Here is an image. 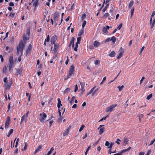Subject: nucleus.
<instances>
[{"label": "nucleus", "mask_w": 155, "mask_h": 155, "mask_svg": "<svg viewBox=\"0 0 155 155\" xmlns=\"http://www.w3.org/2000/svg\"><path fill=\"white\" fill-rule=\"evenodd\" d=\"M129 140L127 138H125L124 139V142L126 144H127V142H128Z\"/></svg>", "instance_id": "nucleus-32"}, {"label": "nucleus", "mask_w": 155, "mask_h": 155, "mask_svg": "<svg viewBox=\"0 0 155 155\" xmlns=\"http://www.w3.org/2000/svg\"><path fill=\"white\" fill-rule=\"evenodd\" d=\"M86 24V21H84L82 25V28L84 29V27L85 26Z\"/></svg>", "instance_id": "nucleus-44"}, {"label": "nucleus", "mask_w": 155, "mask_h": 155, "mask_svg": "<svg viewBox=\"0 0 155 155\" xmlns=\"http://www.w3.org/2000/svg\"><path fill=\"white\" fill-rule=\"evenodd\" d=\"M74 65L71 66L69 71V74L70 76H71L72 75L74 74Z\"/></svg>", "instance_id": "nucleus-6"}, {"label": "nucleus", "mask_w": 155, "mask_h": 155, "mask_svg": "<svg viewBox=\"0 0 155 155\" xmlns=\"http://www.w3.org/2000/svg\"><path fill=\"white\" fill-rule=\"evenodd\" d=\"M50 40V37L49 35L47 36V38L45 40V41L48 42Z\"/></svg>", "instance_id": "nucleus-45"}, {"label": "nucleus", "mask_w": 155, "mask_h": 155, "mask_svg": "<svg viewBox=\"0 0 155 155\" xmlns=\"http://www.w3.org/2000/svg\"><path fill=\"white\" fill-rule=\"evenodd\" d=\"M122 26V23H121L118 26V27L117 28V29L119 30H120L121 29V28Z\"/></svg>", "instance_id": "nucleus-47"}, {"label": "nucleus", "mask_w": 155, "mask_h": 155, "mask_svg": "<svg viewBox=\"0 0 155 155\" xmlns=\"http://www.w3.org/2000/svg\"><path fill=\"white\" fill-rule=\"evenodd\" d=\"M144 79V78L143 77H142V79L140 80V84H141L142 83L143 81V80Z\"/></svg>", "instance_id": "nucleus-61"}, {"label": "nucleus", "mask_w": 155, "mask_h": 155, "mask_svg": "<svg viewBox=\"0 0 155 155\" xmlns=\"http://www.w3.org/2000/svg\"><path fill=\"white\" fill-rule=\"evenodd\" d=\"M117 106V104H115L114 105L112 104L110 105V107L106 108V112H111Z\"/></svg>", "instance_id": "nucleus-3"}, {"label": "nucleus", "mask_w": 155, "mask_h": 155, "mask_svg": "<svg viewBox=\"0 0 155 155\" xmlns=\"http://www.w3.org/2000/svg\"><path fill=\"white\" fill-rule=\"evenodd\" d=\"M9 122H6L5 124V127L7 128L8 127V126L9 125Z\"/></svg>", "instance_id": "nucleus-58"}, {"label": "nucleus", "mask_w": 155, "mask_h": 155, "mask_svg": "<svg viewBox=\"0 0 155 155\" xmlns=\"http://www.w3.org/2000/svg\"><path fill=\"white\" fill-rule=\"evenodd\" d=\"M116 14L115 12H113L111 13H110V17L108 18V19L110 20L111 18H114Z\"/></svg>", "instance_id": "nucleus-12"}, {"label": "nucleus", "mask_w": 155, "mask_h": 155, "mask_svg": "<svg viewBox=\"0 0 155 155\" xmlns=\"http://www.w3.org/2000/svg\"><path fill=\"white\" fill-rule=\"evenodd\" d=\"M131 148V147H129L127 149H124L122 150H121L120 151L121 152V153L122 154L123 153H124L125 152H127V151H128Z\"/></svg>", "instance_id": "nucleus-18"}, {"label": "nucleus", "mask_w": 155, "mask_h": 155, "mask_svg": "<svg viewBox=\"0 0 155 155\" xmlns=\"http://www.w3.org/2000/svg\"><path fill=\"white\" fill-rule=\"evenodd\" d=\"M12 84V80H10L9 81L8 83L7 82L5 83L4 85L5 86V89H9L10 88Z\"/></svg>", "instance_id": "nucleus-5"}, {"label": "nucleus", "mask_w": 155, "mask_h": 155, "mask_svg": "<svg viewBox=\"0 0 155 155\" xmlns=\"http://www.w3.org/2000/svg\"><path fill=\"white\" fill-rule=\"evenodd\" d=\"M27 117L23 115L21 118V124L22 123V122L24 120L26 121L27 120Z\"/></svg>", "instance_id": "nucleus-21"}, {"label": "nucleus", "mask_w": 155, "mask_h": 155, "mask_svg": "<svg viewBox=\"0 0 155 155\" xmlns=\"http://www.w3.org/2000/svg\"><path fill=\"white\" fill-rule=\"evenodd\" d=\"M116 54L115 53L114 51H112L109 54V56L113 57L115 56Z\"/></svg>", "instance_id": "nucleus-17"}, {"label": "nucleus", "mask_w": 155, "mask_h": 155, "mask_svg": "<svg viewBox=\"0 0 155 155\" xmlns=\"http://www.w3.org/2000/svg\"><path fill=\"white\" fill-rule=\"evenodd\" d=\"M114 144V143H111L110 144V146L108 147V148H110L111 149L112 147L113 146V145Z\"/></svg>", "instance_id": "nucleus-56"}, {"label": "nucleus", "mask_w": 155, "mask_h": 155, "mask_svg": "<svg viewBox=\"0 0 155 155\" xmlns=\"http://www.w3.org/2000/svg\"><path fill=\"white\" fill-rule=\"evenodd\" d=\"M75 38L74 37L71 38V41L70 42L68 47H70L71 45H72V48L74 47V41Z\"/></svg>", "instance_id": "nucleus-9"}, {"label": "nucleus", "mask_w": 155, "mask_h": 155, "mask_svg": "<svg viewBox=\"0 0 155 155\" xmlns=\"http://www.w3.org/2000/svg\"><path fill=\"white\" fill-rule=\"evenodd\" d=\"M94 64L96 65H97L100 64V61L98 60H95L94 61Z\"/></svg>", "instance_id": "nucleus-46"}, {"label": "nucleus", "mask_w": 155, "mask_h": 155, "mask_svg": "<svg viewBox=\"0 0 155 155\" xmlns=\"http://www.w3.org/2000/svg\"><path fill=\"white\" fill-rule=\"evenodd\" d=\"M152 94H150L147 97V99L148 100H149L152 97Z\"/></svg>", "instance_id": "nucleus-43"}, {"label": "nucleus", "mask_w": 155, "mask_h": 155, "mask_svg": "<svg viewBox=\"0 0 155 155\" xmlns=\"http://www.w3.org/2000/svg\"><path fill=\"white\" fill-rule=\"evenodd\" d=\"M93 91V89H91L90 91L88 92H87V95H88L89 94H91L92 92Z\"/></svg>", "instance_id": "nucleus-57"}, {"label": "nucleus", "mask_w": 155, "mask_h": 155, "mask_svg": "<svg viewBox=\"0 0 155 155\" xmlns=\"http://www.w3.org/2000/svg\"><path fill=\"white\" fill-rule=\"evenodd\" d=\"M59 47V45L58 44H54V54H57V52L58 49Z\"/></svg>", "instance_id": "nucleus-7"}, {"label": "nucleus", "mask_w": 155, "mask_h": 155, "mask_svg": "<svg viewBox=\"0 0 155 155\" xmlns=\"http://www.w3.org/2000/svg\"><path fill=\"white\" fill-rule=\"evenodd\" d=\"M21 72L22 69H21L17 70L16 72L17 75H21Z\"/></svg>", "instance_id": "nucleus-19"}, {"label": "nucleus", "mask_w": 155, "mask_h": 155, "mask_svg": "<svg viewBox=\"0 0 155 155\" xmlns=\"http://www.w3.org/2000/svg\"><path fill=\"white\" fill-rule=\"evenodd\" d=\"M78 90V87L77 84H76L75 87L74 92H76Z\"/></svg>", "instance_id": "nucleus-53"}, {"label": "nucleus", "mask_w": 155, "mask_h": 155, "mask_svg": "<svg viewBox=\"0 0 155 155\" xmlns=\"http://www.w3.org/2000/svg\"><path fill=\"white\" fill-rule=\"evenodd\" d=\"M109 5V4H108L102 10V11L104 12L107 10V9Z\"/></svg>", "instance_id": "nucleus-35"}, {"label": "nucleus", "mask_w": 155, "mask_h": 155, "mask_svg": "<svg viewBox=\"0 0 155 155\" xmlns=\"http://www.w3.org/2000/svg\"><path fill=\"white\" fill-rule=\"evenodd\" d=\"M10 120V118L9 117H8L7 118L6 122H9V123Z\"/></svg>", "instance_id": "nucleus-60"}, {"label": "nucleus", "mask_w": 155, "mask_h": 155, "mask_svg": "<svg viewBox=\"0 0 155 155\" xmlns=\"http://www.w3.org/2000/svg\"><path fill=\"white\" fill-rule=\"evenodd\" d=\"M40 116L41 117L39 119L40 121L42 122H44V120H45V118L47 117L46 114L45 113H43L42 114H40Z\"/></svg>", "instance_id": "nucleus-4"}, {"label": "nucleus", "mask_w": 155, "mask_h": 155, "mask_svg": "<svg viewBox=\"0 0 155 155\" xmlns=\"http://www.w3.org/2000/svg\"><path fill=\"white\" fill-rule=\"evenodd\" d=\"M58 103L57 105H62V104H61V101L60 98H58Z\"/></svg>", "instance_id": "nucleus-41"}, {"label": "nucleus", "mask_w": 155, "mask_h": 155, "mask_svg": "<svg viewBox=\"0 0 155 155\" xmlns=\"http://www.w3.org/2000/svg\"><path fill=\"white\" fill-rule=\"evenodd\" d=\"M134 7H133V8L131 10V11H130V12H131V18H132V16H133V12H134Z\"/></svg>", "instance_id": "nucleus-34"}, {"label": "nucleus", "mask_w": 155, "mask_h": 155, "mask_svg": "<svg viewBox=\"0 0 155 155\" xmlns=\"http://www.w3.org/2000/svg\"><path fill=\"white\" fill-rule=\"evenodd\" d=\"M99 134H101L104 131L105 128L104 127L101 128L99 129Z\"/></svg>", "instance_id": "nucleus-16"}, {"label": "nucleus", "mask_w": 155, "mask_h": 155, "mask_svg": "<svg viewBox=\"0 0 155 155\" xmlns=\"http://www.w3.org/2000/svg\"><path fill=\"white\" fill-rule=\"evenodd\" d=\"M119 51L120 52V53L123 54L124 52V51L123 48L122 47H121L120 48Z\"/></svg>", "instance_id": "nucleus-31"}, {"label": "nucleus", "mask_w": 155, "mask_h": 155, "mask_svg": "<svg viewBox=\"0 0 155 155\" xmlns=\"http://www.w3.org/2000/svg\"><path fill=\"white\" fill-rule=\"evenodd\" d=\"M38 0H36V1L34 3H33V6H35V7H36L37 5L39 4L38 2Z\"/></svg>", "instance_id": "nucleus-23"}, {"label": "nucleus", "mask_w": 155, "mask_h": 155, "mask_svg": "<svg viewBox=\"0 0 155 155\" xmlns=\"http://www.w3.org/2000/svg\"><path fill=\"white\" fill-rule=\"evenodd\" d=\"M103 31L104 32V33H107L108 32V31H107V29L105 27H104L103 28Z\"/></svg>", "instance_id": "nucleus-37"}, {"label": "nucleus", "mask_w": 155, "mask_h": 155, "mask_svg": "<svg viewBox=\"0 0 155 155\" xmlns=\"http://www.w3.org/2000/svg\"><path fill=\"white\" fill-rule=\"evenodd\" d=\"M59 16V13L58 12H56L54 14L53 19L54 21L57 20L58 17Z\"/></svg>", "instance_id": "nucleus-11"}, {"label": "nucleus", "mask_w": 155, "mask_h": 155, "mask_svg": "<svg viewBox=\"0 0 155 155\" xmlns=\"http://www.w3.org/2000/svg\"><path fill=\"white\" fill-rule=\"evenodd\" d=\"M134 2L133 0H131L130 3H129L128 7L129 8H130L134 4Z\"/></svg>", "instance_id": "nucleus-26"}, {"label": "nucleus", "mask_w": 155, "mask_h": 155, "mask_svg": "<svg viewBox=\"0 0 155 155\" xmlns=\"http://www.w3.org/2000/svg\"><path fill=\"white\" fill-rule=\"evenodd\" d=\"M84 127L85 126L84 125H82L79 130V131L81 132V131H82V130L84 128Z\"/></svg>", "instance_id": "nucleus-36"}, {"label": "nucleus", "mask_w": 155, "mask_h": 155, "mask_svg": "<svg viewBox=\"0 0 155 155\" xmlns=\"http://www.w3.org/2000/svg\"><path fill=\"white\" fill-rule=\"evenodd\" d=\"M109 14L108 13H106L104 15L103 17H105L107 18V17L108 16H109Z\"/></svg>", "instance_id": "nucleus-59"}, {"label": "nucleus", "mask_w": 155, "mask_h": 155, "mask_svg": "<svg viewBox=\"0 0 155 155\" xmlns=\"http://www.w3.org/2000/svg\"><path fill=\"white\" fill-rule=\"evenodd\" d=\"M25 146L24 147V148H23L22 150V151H24L27 149V147L28 146V145L27 144L26 142H25Z\"/></svg>", "instance_id": "nucleus-33"}, {"label": "nucleus", "mask_w": 155, "mask_h": 155, "mask_svg": "<svg viewBox=\"0 0 155 155\" xmlns=\"http://www.w3.org/2000/svg\"><path fill=\"white\" fill-rule=\"evenodd\" d=\"M118 141H120L121 140L119 139H117V141H116L115 142H116V143H117V144H120V143L118 142Z\"/></svg>", "instance_id": "nucleus-63"}, {"label": "nucleus", "mask_w": 155, "mask_h": 155, "mask_svg": "<svg viewBox=\"0 0 155 155\" xmlns=\"http://www.w3.org/2000/svg\"><path fill=\"white\" fill-rule=\"evenodd\" d=\"M123 54L120 53L119 55L117 57V59H120L123 56Z\"/></svg>", "instance_id": "nucleus-39"}, {"label": "nucleus", "mask_w": 155, "mask_h": 155, "mask_svg": "<svg viewBox=\"0 0 155 155\" xmlns=\"http://www.w3.org/2000/svg\"><path fill=\"white\" fill-rule=\"evenodd\" d=\"M15 15V13H11L10 14V15H9V16L12 17V18H13L14 15Z\"/></svg>", "instance_id": "nucleus-62"}, {"label": "nucleus", "mask_w": 155, "mask_h": 155, "mask_svg": "<svg viewBox=\"0 0 155 155\" xmlns=\"http://www.w3.org/2000/svg\"><path fill=\"white\" fill-rule=\"evenodd\" d=\"M155 15V12L153 11L151 14V18H152Z\"/></svg>", "instance_id": "nucleus-64"}, {"label": "nucleus", "mask_w": 155, "mask_h": 155, "mask_svg": "<svg viewBox=\"0 0 155 155\" xmlns=\"http://www.w3.org/2000/svg\"><path fill=\"white\" fill-rule=\"evenodd\" d=\"M56 39L57 37L56 36H54L52 37L51 39V44H55Z\"/></svg>", "instance_id": "nucleus-10"}, {"label": "nucleus", "mask_w": 155, "mask_h": 155, "mask_svg": "<svg viewBox=\"0 0 155 155\" xmlns=\"http://www.w3.org/2000/svg\"><path fill=\"white\" fill-rule=\"evenodd\" d=\"M75 47L74 48V50L75 51H77V48L78 46V45H75Z\"/></svg>", "instance_id": "nucleus-55"}, {"label": "nucleus", "mask_w": 155, "mask_h": 155, "mask_svg": "<svg viewBox=\"0 0 155 155\" xmlns=\"http://www.w3.org/2000/svg\"><path fill=\"white\" fill-rule=\"evenodd\" d=\"M25 46V43H24L22 41H21L20 42L18 45L17 47V54L18 55L20 51H21V55L18 57V60L19 62L21 60V57L22 55V52Z\"/></svg>", "instance_id": "nucleus-1"}, {"label": "nucleus", "mask_w": 155, "mask_h": 155, "mask_svg": "<svg viewBox=\"0 0 155 155\" xmlns=\"http://www.w3.org/2000/svg\"><path fill=\"white\" fill-rule=\"evenodd\" d=\"M107 115L106 116V117H104L102 118L99 121V122H100V121H102L103 120H106L107 117Z\"/></svg>", "instance_id": "nucleus-49"}, {"label": "nucleus", "mask_w": 155, "mask_h": 155, "mask_svg": "<svg viewBox=\"0 0 155 155\" xmlns=\"http://www.w3.org/2000/svg\"><path fill=\"white\" fill-rule=\"evenodd\" d=\"M42 145H40L36 149V150L35 151L34 153L35 154H36L38 151H39L42 148Z\"/></svg>", "instance_id": "nucleus-13"}, {"label": "nucleus", "mask_w": 155, "mask_h": 155, "mask_svg": "<svg viewBox=\"0 0 155 155\" xmlns=\"http://www.w3.org/2000/svg\"><path fill=\"white\" fill-rule=\"evenodd\" d=\"M23 39L24 41H25L27 40L25 34H24L23 35Z\"/></svg>", "instance_id": "nucleus-50"}, {"label": "nucleus", "mask_w": 155, "mask_h": 155, "mask_svg": "<svg viewBox=\"0 0 155 155\" xmlns=\"http://www.w3.org/2000/svg\"><path fill=\"white\" fill-rule=\"evenodd\" d=\"M116 38L114 36L112 37L110 39V41H112L113 43H114L116 41Z\"/></svg>", "instance_id": "nucleus-24"}, {"label": "nucleus", "mask_w": 155, "mask_h": 155, "mask_svg": "<svg viewBox=\"0 0 155 155\" xmlns=\"http://www.w3.org/2000/svg\"><path fill=\"white\" fill-rule=\"evenodd\" d=\"M91 147V146H88V147L87 148V149L86 150V152H85V155H87V152H88V151H89V149H90Z\"/></svg>", "instance_id": "nucleus-38"}, {"label": "nucleus", "mask_w": 155, "mask_h": 155, "mask_svg": "<svg viewBox=\"0 0 155 155\" xmlns=\"http://www.w3.org/2000/svg\"><path fill=\"white\" fill-rule=\"evenodd\" d=\"M13 131V129H11L10 130L9 133L7 135V136L8 137H10L11 134L12 133Z\"/></svg>", "instance_id": "nucleus-30"}, {"label": "nucleus", "mask_w": 155, "mask_h": 155, "mask_svg": "<svg viewBox=\"0 0 155 155\" xmlns=\"http://www.w3.org/2000/svg\"><path fill=\"white\" fill-rule=\"evenodd\" d=\"M139 117V121L140 122H141V118L143 117V115L142 114H140V115L138 116Z\"/></svg>", "instance_id": "nucleus-28"}, {"label": "nucleus", "mask_w": 155, "mask_h": 155, "mask_svg": "<svg viewBox=\"0 0 155 155\" xmlns=\"http://www.w3.org/2000/svg\"><path fill=\"white\" fill-rule=\"evenodd\" d=\"M86 17V15L85 14H84L82 16L81 18L82 19H84Z\"/></svg>", "instance_id": "nucleus-52"}, {"label": "nucleus", "mask_w": 155, "mask_h": 155, "mask_svg": "<svg viewBox=\"0 0 155 155\" xmlns=\"http://www.w3.org/2000/svg\"><path fill=\"white\" fill-rule=\"evenodd\" d=\"M110 143L108 141H106L105 142V145L106 146L108 147L109 146V145H110Z\"/></svg>", "instance_id": "nucleus-54"}, {"label": "nucleus", "mask_w": 155, "mask_h": 155, "mask_svg": "<svg viewBox=\"0 0 155 155\" xmlns=\"http://www.w3.org/2000/svg\"><path fill=\"white\" fill-rule=\"evenodd\" d=\"M80 84L81 85V90H84V87L85 85V83L84 82H81V81H79Z\"/></svg>", "instance_id": "nucleus-14"}, {"label": "nucleus", "mask_w": 155, "mask_h": 155, "mask_svg": "<svg viewBox=\"0 0 155 155\" xmlns=\"http://www.w3.org/2000/svg\"><path fill=\"white\" fill-rule=\"evenodd\" d=\"M7 70V68L6 66H5L3 68L2 72L3 73H6Z\"/></svg>", "instance_id": "nucleus-27"}, {"label": "nucleus", "mask_w": 155, "mask_h": 155, "mask_svg": "<svg viewBox=\"0 0 155 155\" xmlns=\"http://www.w3.org/2000/svg\"><path fill=\"white\" fill-rule=\"evenodd\" d=\"M75 97L73 96L72 97L70 101L69 102L70 105H72V103L74 102V100L75 99Z\"/></svg>", "instance_id": "nucleus-22"}, {"label": "nucleus", "mask_w": 155, "mask_h": 155, "mask_svg": "<svg viewBox=\"0 0 155 155\" xmlns=\"http://www.w3.org/2000/svg\"><path fill=\"white\" fill-rule=\"evenodd\" d=\"M124 87V85H122L120 87V86H118L117 87L119 91H121L122 89Z\"/></svg>", "instance_id": "nucleus-40"}, {"label": "nucleus", "mask_w": 155, "mask_h": 155, "mask_svg": "<svg viewBox=\"0 0 155 155\" xmlns=\"http://www.w3.org/2000/svg\"><path fill=\"white\" fill-rule=\"evenodd\" d=\"M9 64L8 67L9 71L11 72L12 71V67L14 64V62L13 56H11L9 59Z\"/></svg>", "instance_id": "nucleus-2"}, {"label": "nucleus", "mask_w": 155, "mask_h": 155, "mask_svg": "<svg viewBox=\"0 0 155 155\" xmlns=\"http://www.w3.org/2000/svg\"><path fill=\"white\" fill-rule=\"evenodd\" d=\"M63 118V117L61 116V117H60L58 119V121L59 122H60L61 121Z\"/></svg>", "instance_id": "nucleus-48"}, {"label": "nucleus", "mask_w": 155, "mask_h": 155, "mask_svg": "<svg viewBox=\"0 0 155 155\" xmlns=\"http://www.w3.org/2000/svg\"><path fill=\"white\" fill-rule=\"evenodd\" d=\"M84 33V29L82 28L81 31L79 32L78 33V35L79 36H81L83 34V33Z\"/></svg>", "instance_id": "nucleus-25"}, {"label": "nucleus", "mask_w": 155, "mask_h": 155, "mask_svg": "<svg viewBox=\"0 0 155 155\" xmlns=\"http://www.w3.org/2000/svg\"><path fill=\"white\" fill-rule=\"evenodd\" d=\"M69 131L68 129H66L65 131L63 133V136H65L66 135H67L68 134Z\"/></svg>", "instance_id": "nucleus-20"}, {"label": "nucleus", "mask_w": 155, "mask_h": 155, "mask_svg": "<svg viewBox=\"0 0 155 155\" xmlns=\"http://www.w3.org/2000/svg\"><path fill=\"white\" fill-rule=\"evenodd\" d=\"M155 24V18L153 20V23H152L151 24V28H152L154 26V25Z\"/></svg>", "instance_id": "nucleus-42"}, {"label": "nucleus", "mask_w": 155, "mask_h": 155, "mask_svg": "<svg viewBox=\"0 0 155 155\" xmlns=\"http://www.w3.org/2000/svg\"><path fill=\"white\" fill-rule=\"evenodd\" d=\"M70 88H67L64 90V93H67L70 91Z\"/></svg>", "instance_id": "nucleus-29"}, {"label": "nucleus", "mask_w": 155, "mask_h": 155, "mask_svg": "<svg viewBox=\"0 0 155 155\" xmlns=\"http://www.w3.org/2000/svg\"><path fill=\"white\" fill-rule=\"evenodd\" d=\"M98 88H97L96 90H95L94 91L92 94V96H93L95 94V93L98 90Z\"/></svg>", "instance_id": "nucleus-51"}, {"label": "nucleus", "mask_w": 155, "mask_h": 155, "mask_svg": "<svg viewBox=\"0 0 155 155\" xmlns=\"http://www.w3.org/2000/svg\"><path fill=\"white\" fill-rule=\"evenodd\" d=\"M32 45L31 44H29L28 48L26 50V55H28L30 53L31 51V49H32Z\"/></svg>", "instance_id": "nucleus-8"}, {"label": "nucleus", "mask_w": 155, "mask_h": 155, "mask_svg": "<svg viewBox=\"0 0 155 155\" xmlns=\"http://www.w3.org/2000/svg\"><path fill=\"white\" fill-rule=\"evenodd\" d=\"M100 45V43L99 42L97 41H94V47H98Z\"/></svg>", "instance_id": "nucleus-15"}]
</instances>
